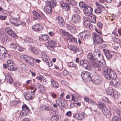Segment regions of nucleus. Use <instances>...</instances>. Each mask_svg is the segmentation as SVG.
I'll use <instances>...</instances> for the list:
<instances>
[{"instance_id": "42", "label": "nucleus", "mask_w": 121, "mask_h": 121, "mask_svg": "<svg viewBox=\"0 0 121 121\" xmlns=\"http://www.w3.org/2000/svg\"><path fill=\"white\" fill-rule=\"evenodd\" d=\"M17 45L15 43H12L10 44V47L13 50H15L17 47Z\"/></svg>"}, {"instance_id": "10", "label": "nucleus", "mask_w": 121, "mask_h": 121, "mask_svg": "<svg viewBox=\"0 0 121 121\" xmlns=\"http://www.w3.org/2000/svg\"><path fill=\"white\" fill-rule=\"evenodd\" d=\"M24 95L25 99L28 100H30L34 97V94L32 92H27L25 93Z\"/></svg>"}, {"instance_id": "15", "label": "nucleus", "mask_w": 121, "mask_h": 121, "mask_svg": "<svg viewBox=\"0 0 121 121\" xmlns=\"http://www.w3.org/2000/svg\"><path fill=\"white\" fill-rule=\"evenodd\" d=\"M5 32L9 36L13 38H15L16 35L14 33L11 28L9 27L6 28L5 29Z\"/></svg>"}, {"instance_id": "61", "label": "nucleus", "mask_w": 121, "mask_h": 121, "mask_svg": "<svg viewBox=\"0 0 121 121\" xmlns=\"http://www.w3.org/2000/svg\"><path fill=\"white\" fill-rule=\"evenodd\" d=\"M71 95V99L74 102L77 101V99L75 97L74 95Z\"/></svg>"}, {"instance_id": "43", "label": "nucleus", "mask_w": 121, "mask_h": 121, "mask_svg": "<svg viewBox=\"0 0 121 121\" xmlns=\"http://www.w3.org/2000/svg\"><path fill=\"white\" fill-rule=\"evenodd\" d=\"M42 57L44 61H47L48 60V57L45 53H44L42 54Z\"/></svg>"}, {"instance_id": "8", "label": "nucleus", "mask_w": 121, "mask_h": 121, "mask_svg": "<svg viewBox=\"0 0 121 121\" xmlns=\"http://www.w3.org/2000/svg\"><path fill=\"white\" fill-rule=\"evenodd\" d=\"M79 35L80 36V39H81L82 40L84 41L88 39L89 34L86 31L80 33Z\"/></svg>"}, {"instance_id": "25", "label": "nucleus", "mask_w": 121, "mask_h": 121, "mask_svg": "<svg viewBox=\"0 0 121 121\" xmlns=\"http://www.w3.org/2000/svg\"><path fill=\"white\" fill-rule=\"evenodd\" d=\"M56 21L61 26H63L64 24V20L61 17H57L56 18Z\"/></svg>"}, {"instance_id": "29", "label": "nucleus", "mask_w": 121, "mask_h": 121, "mask_svg": "<svg viewBox=\"0 0 121 121\" xmlns=\"http://www.w3.org/2000/svg\"><path fill=\"white\" fill-rule=\"evenodd\" d=\"M87 57L88 60L90 63H92L95 60V58L91 53H88L87 55Z\"/></svg>"}, {"instance_id": "19", "label": "nucleus", "mask_w": 121, "mask_h": 121, "mask_svg": "<svg viewBox=\"0 0 121 121\" xmlns=\"http://www.w3.org/2000/svg\"><path fill=\"white\" fill-rule=\"evenodd\" d=\"M10 22L15 26H18L20 24V22L17 18H11L10 20Z\"/></svg>"}, {"instance_id": "41", "label": "nucleus", "mask_w": 121, "mask_h": 121, "mask_svg": "<svg viewBox=\"0 0 121 121\" xmlns=\"http://www.w3.org/2000/svg\"><path fill=\"white\" fill-rule=\"evenodd\" d=\"M68 66L70 67H73L74 68L76 69H77L78 67L76 64L74 63L73 62H68Z\"/></svg>"}, {"instance_id": "55", "label": "nucleus", "mask_w": 121, "mask_h": 121, "mask_svg": "<svg viewBox=\"0 0 121 121\" xmlns=\"http://www.w3.org/2000/svg\"><path fill=\"white\" fill-rule=\"evenodd\" d=\"M40 17H41L40 19H44L46 18V16L45 15L42 13H41V14H40Z\"/></svg>"}, {"instance_id": "4", "label": "nucleus", "mask_w": 121, "mask_h": 121, "mask_svg": "<svg viewBox=\"0 0 121 121\" xmlns=\"http://www.w3.org/2000/svg\"><path fill=\"white\" fill-rule=\"evenodd\" d=\"M91 81L94 84L96 85H99L102 82V79L99 75H96L94 76V78L93 79H91Z\"/></svg>"}, {"instance_id": "14", "label": "nucleus", "mask_w": 121, "mask_h": 121, "mask_svg": "<svg viewBox=\"0 0 121 121\" xmlns=\"http://www.w3.org/2000/svg\"><path fill=\"white\" fill-rule=\"evenodd\" d=\"M104 108L102 110L103 113L106 118H109L111 115L110 110H108L106 107H104Z\"/></svg>"}, {"instance_id": "33", "label": "nucleus", "mask_w": 121, "mask_h": 121, "mask_svg": "<svg viewBox=\"0 0 121 121\" xmlns=\"http://www.w3.org/2000/svg\"><path fill=\"white\" fill-rule=\"evenodd\" d=\"M117 76L115 72L113 71L112 70H111V73H110V78L109 79V80L112 79L115 80L117 78Z\"/></svg>"}, {"instance_id": "18", "label": "nucleus", "mask_w": 121, "mask_h": 121, "mask_svg": "<svg viewBox=\"0 0 121 121\" xmlns=\"http://www.w3.org/2000/svg\"><path fill=\"white\" fill-rule=\"evenodd\" d=\"M83 25L86 29H92L93 28V25L91 24L87 20H85L83 22Z\"/></svg>"}, {"instance_id": "44", "label": "nucleus", "mask_w": 121, "mask_h": 121, "mask_svg": "<svg viewBox=\"0 0 121 121\" xmlns=\"http://www.w3.org/2000/svg\"><path fill=\"white\" fill-rule=\"evenodd\" d=\"M41 38L43 40L46 41L48 39L49 37L48 35H42L41 37Z\"/></svg>"}, {"instance_id": "62", "label": "nucleus", "mask_w": 121, "mask_h": 121, "mask_svg": "<svg viewBox=\"0 0 121 121\" xmlns=\"http://www.w3.org/2000/svg\"><path fill=\"white\" fill-rule=\"evenodd\" d=\"M7 16H6L0 15V19L2 20H5Z\"/></svg>"}, {"instance_id": "45", "label": "nucleus", "mask_w": 121, "mask_h": 121, "mask_svg": "<svg viewBox=\"0 0 121 121\" xmlns=\"http://www.w3.org/2000/svg\"><path fill=\"white\" fill-rule=\"evenodd\" d=\"M20 68L22 69V70L25 71L27 69V67L26 65L24 64H21L20 65Z\"/></svg>"}, {"instance_id": "49", "label": "nucleus", "mask_w": 121, "mask_h": 121, "mask_svg": "<svg viewBox=\"0 0 121 121\" xmlns=\"http://www.w3.org/2000/svg\"><path fill=\"white\" fill-rule=\"evenodd\" d=\"M6 80L9 83H11L13 82V80L12 79V78L11 76L10 77H8L7 78H5Z\"/></svg>"}, {"instance_id": "22", "label": "nucleus", "mask_w": 121, "mask_h": 121, "mask_svg": "<svg viewBox=\"0 0 121 121\" xmlns=\"http://www.w3.org/2000/svg\"><path fill=\"white\" fill-rule=\"evenodd\" d=\"M94 55L97 58H100L101 59H103V57L100 52L98 50H95L93 52Z\"/></svg>"}, {"instance_id": "17", "label": "nucleus", "mask_w": 121, "mask_h": 121, "mask_svg": "<svg viewBox=\"0 0 121 121\" xmlns=\"http://www.w3.org/2000/svg\"><path fill=\"white\" fill-rule=\"evenodd\" d=\"M95 4L97 6V8L95 11V12L97 14L101 13L103 6L99 4L98 2H96Z\"/></svg>"}, {"instance_id": "28", "label": "nucleus", "mask_w": 121, "mask_h": 121, "mask_svg": "<svg viewBox=\"0 0 121 121\" xmlns=\"http://www.w3.org/2000/svg\"><path fill=\"white\" fill-rule=\"evenodd\" d=\"M66 27L67 29L69 30L75 31L76 30L75 27L74 25L72 24H66Z\"/></svg>"}, {"instance_id": "12", "label": "nucleus", "mask_w": 121, "mask_h": 121, "mask_svg": "<svg viewBox=\"0 0 121 121\" xmlns=\"http://www.w3.org/2000/svg\"><path fill=\"white\" fill-rule=\"evenodd\" d=\"M80 20V16L77 14H74L72 16L71 20L72 22L74 23H77Z\"/></svg>"}, {"instance_id": "52", "label": "nucleus", "mask_w": 121, "mask_h": 121, "mask_svg": "<svg viewBox=\"0 0 121 121\" xmlns=\"http://www.w3.org/2000/svg\"><path fill=\"white\" fill-rule=\"evenodd\" d=\"M44 110L46 111H51L52 110V108L50 106H44Z\"/></svg>"}, {"instance_id": "27", "label": "nucleus", "mask_w": 121, "mask_h": 121, "mask_svg": "<svg viewBox=\"0 0 121 121\" xmlns=\"http://www.w3.org/2000/svg\"><path fill=\"white\" fill-rule=\"evenodd\" d=\"M32 13L33 15V19L34 20H36L37 18L40 19L41 18L39 16L40 14L36 11L33 10Z\"/></svg>"}, {"instance_id": "59", "label": "nucleus", "mask_w": 121, "mask_h": 121, "mask_svg": "<svg viewBox=\"0 0 121 121\" xmlns=\"http://www.w3.org/2000/svg\"><path fill=\"white\" fill-rule=\"evenodd\" d=\"M56 102L57 105L58 106L61 105L62 104V102L60 100L57 99L56 101Z\"/></svg>"}, {"instance_id": "48", "label": "nucleus", "mask_w": 121, "mask_h": 121, "mask_svg": "<svg viewBox=\"0 0 121 121\" xmlns=\"http://www.w3.org/2000/svg\"><path fill=\"white\" fill-rule=\"evenodd\" d=\"M59 119L57 116H55L52 117L51 119L52 121H57Z\"/></svg>"}, {"instance_id": "5", "label": "nucleus", "mask_w": 121, "mask_h": 121, "mask_svg": "<svg viewBox=\"0 0 121 121\" xmlns=\"http://www.w3.org/2000/svg\"><path fill=\"white\" fill-rule=\"evenodd\" d=\"M81 76L82 79L84 80L90 81L91 79L90 73L87 71H84L82 72L81 75Z\"/></svg>"}, {"instance_id": "40", "label": "nucleus", "mask_w": 121, "mask_h": 121, "mask_svg": "<svg viewBox=\"0 0 121 121\" xmlns=\"http://www.w3.org/2000/svg\"><path fill=\"white\" fill-rule=\"evenodd\" d=\"M39 91L42 93L44 92L45 89L44 86L42 84L40 85L39 86H38Z\"/></svg>"}, {"instance_id": "21", "label": "nucleus", "mask_w": 121, "mask_h": 121, "mask_svg": "<svg viewBox=\"0 0 121 121\" xmlns=\"http://www.w3.org/2000/svg\"><path fill=\"white\" fill-rule=\"evenodd\" d=\"M47 5L49 7H50L52 8L56 6V2L54 0H50L49 1H47L46 3Z\"/></svg>"}, {"instance_id": "36", "label": "nucleus", "mask_w": 121, "mask_h": 121, "mask_svg": "<svg viewBox=\"0 0 121 121\" xmlns=\"http://www.w3.org/2000/svg\"><path fill=\"white\" fill-rule=\"evenodd\" d=\"M68 3L69 5H76L77 4V2L75 0H65Z\"/></svg>"}, {"instance_id": "60", "label": "nucleus", "mask_w": 121, "mask_h": 121, "mask_svg": "<svg viewBox=\"0 0 121 121\" xmlns=\"http://www.w3.org/2000/svg\"><path fill=\"white\" fill-rule=\"evenodd\" d=\"M22 109L24 110H25V109H27L28 111L29 110V108L25 104H24L22 106Z\"/></svg>"}, {"instance_id": "51", "label": "nucleus", "mask_w": 121, "mask_h": 121, "mask_svg": "<svg viewBox=\"0 0 121 121\" xmlns=\"http://www.w3.org/2000/svg\"><path fill=\"white\" fill-rule=\"evenodd\" d=\"M32 52L35 54L37 55L39 54V50L38 49H36V48H34L33 49H32Z\"/></svg>"}, {"instance_id": "35", "label": "nucleus", "mask_w": 121, "mask_h": 121, "mask_svg": "<svg viewBox=\"0 0 121 121\" xmlns=\"http://www.w3.org/2000/svg\"><path fill=\"white\" fill-rule=\"evenodd\" d=\"M89 19L91 22L95 23L96 22L95 17L94 16L90 15L88 16Z\"/></svg>"}, {"instance_id": "58", "label": "nucleus", "mask_w": 121, "mask_h": 121, "mask_svg": "<svg viewBox=\"0 0 121 121\" xmlns=\"http://www.w3.org/2000/svg\"><path fill=\"white\" fill-rule=\"evenodd\" d=\"M97 25L99 28L101 29L103 26V24L102 23L100 22H97Z\"/></svg>"}, {"instance_id": "38", "label": "nucleus", "mask_w": 121, "mask_h": 121, "mask_svg": "<svg viewBox=\"0 0 121 121\" xmlns=\"http://www.w3.org/2000/svg\"><path fill=\"white\" fill-rule=\"evenodd\" d=\"M24 40L28 43H33L34 41V40L32 38L26 36L24 37Z\"/></svg>"}, {"instance_id": "3", "label": "nucleus", "mask_w": 121, "mask_h": 121, "mask_svg": "<svg viewBox=\"0 0 121 121\" xmlns=\"http://www.w3.org/2000/svg\"><path fill=\"white\" fill-rule=\"evenodd\" d=\"M80 65L88 70H91L92 69V67L89 65L88 61L82 59L80 61Z\"/></svg>"}, {"instance_id": "64", "label": "nucleus", "mask_w": 121, "mask_h": 121, "mask_svg": "<svg viewBox=\"0 0 121 121\" xmlns=\"http://www.w3.org/2000/svg\"><path fill=\"white\" fill-rule=\"evenodd\" d=\"M17 49L19 51H23L25 49L22 47H18L17 48Z\"/></svg>"}, {"instance_id": "11", "label": "nucleus", "mask_w": 121, "mask_h": 121, "mask_svg": "<svg viewBox=\"0 0 121 121\" xmlns=\"http://www.w3.org/2000/svg\"><path fill=\"white\" fill-rule=\"evenodd\" d=\"M91 63L92 64V66L94 67H95L96 68L97 66L100 67L102 68L104 67V65H105V64H106L104 61L103 62L99 61L97 64L94 61L92 63Z\"/></svg>"}, {"instance_id": "16", "label": "nucleus", "mask_w": 121, "mask_h": 121, "mask_svg": "<svg viewBox=\"0 0 121 121\" xmlns=\"http://www.w3.org/2000/svg\"><path fill=\"white\" fill-rule=\"evenodd\" d=\"M60 4L61 7L65 8L66 11H68L70 10L71 7L67 3H65L63 1H61L60 2Z\"/></svg>"}, {"instance_id": "39", "label": "nucleus", "mask_w": 121, "mask_h": 121, "mask_svg": "<svg viewBox=\"0 0 121 121\" xmlns=\"http://www.w3.org/2000/svg\"><path fill=\"white\" fill-rule=\"evenodd\" d=\"M106 93L108 95H112L114 93L113 89L111 87L108 88L106 91Z\"/></svg>"}, {"instance_id": "23", "label": "nucleus", "mask_w": 121, "mask_h": 121, "mask_svg": "<svg viewBox=\"0 0 121 121\" xmlns=\"http://www.w3.org/2000/svg\"><path fill=\"white\" fill-rule=\"evenodd\" d=\"M52 8L50 7H49L47 5L44 8V11L47 14H51L52 13Z\"/></svg>"}, {"instance_id": "20", "label": "nucleus", "mask_w": 121, "mask_h": 121, "mask_svg": "<svg viewBox=\"0 0 121 121\" xmlns=\"http://www.w3.org/2000/svg\"><path fill=\"white\" fill-rule=\"evenodd\" d=\"M43 27L41 25L39 24H37L33 26L32 27V29L33 30L36 31H38L41 30Z\"/></svg>"}, {"instance_id": "47", "label": "nucleus", "mask_w": 121, "mask_h": 121, "mask_svg": "<svg viewBox=\"0 0 121 121\" xmlns=\"http://www.w3.org/2000/svg\"><path fill=\"white\" fill-rule=\"evenodd\" d=\"M79 5L80 7L84 8L87 6L86 5L85 3L82 1L81 2L79 3Z\"/></svg>"}, {"instance_id": "53", "label": "nucleus", "mask_w": 121, "mask_h": 121, "mask_svg": "<svg viewBox=\"0 0 121 121\" xmlns=\"http://www.w3.org/2000/svg\"><path fill=\"white\" fill-rule=\"evenodd\" d=\"M11 104L12 105H16L19 103L18 101L14 100L11 102Z\"/></svg>"}, {"instance_id": "34", "label": "nucleus", "mask_w": 121, "mask_h": 121, "mask_svg": "<svg viewBox=\"0 0 121 121\" xmlns=\"http://www.w3.org/2000/svg\"><path fill=\"white\" fill-rule=\"evenodd\" d=\"M68 40L69 41V43H76L77 42V39L74 37L72 36L70 37H69Z\"/></svg>"}, {"instance_id": "24", "label": "nucleus", "mask_w": 121, "mask_h": 121, "mask_svg": "<svg viewBox=\"0 0 121 121\" xmlns=\"http://www.w3.org/2000/svg\"><path fill=\"white\" fill-rule=\"evenodd\" d=\"M9 70L13 71L16 70V68L15 66L13 61L11 64L7 66Z\"/></svg>"}, {"instance_id": "54", "label": "nucleus", "mask_w": 121, "mask_h": 121, "mask_svg": "<svg viewBox=\"0 0 121 121\" xmlns=\"http://www.w3.org/2000/svg\"><path fill=\"white\" fill-rule=\"evenodd\" d=\"M73 11L76 13H79L80 11L79 9L77 7H74L73 9Z\"/></svg>"}, {"instance_id": "56", "label": "nucleus", "mask_w": 121, "mask_h": 121, "mask_svg": "<svg viewBox=\"0 0 121 121\" xmlns=\"http://www.w3.org/2000/svg\"><path fill=\"white\" fill-rule=\"evenodd\" d=\"M114 81V82L113 86L117 87L120 86V84L119 82L115 81Z\"/></svg>"}, {"instance_id": "7", "label": "nucleus", "mask_w": 121, "mask_h": 121, "mask_svg": "<svg viewBox=\"0 0 121 121\" xmlns=\"http://www.w3.org/2000/svg\"><path fill=\"white\" fill-rule=\"evenodd\" d=\"M85 114L84 112H82L80 114L74 113L73 115V117L76 119L82 120L84 118Z\"/></svg>"}, {"instance_id": "50", "label": "nucleus", "mask_w": 121, "mask_h": 121, "mask_svg": "<svg viewBox=\"0 0 121 121\" xmlns=\"http://www.w3.org/2000/svg\"><path fill=\"white\" fill-rule=\"evenodd\" d=\"M97 106L99 108H102V110L104 109V107H106L105 106L104 104L103 103H99V104L97 105Z\"/></svg>"}, {"instance_id": "31", "label": "nucleus", "mask_w": 121, "mask_h": 121, "mask_svg": "<svg viewBox=\"0 0 121 121\" xmlns=\"http://www.w3.org/2000/svg\"><path fill=\"white\" fill-rule=\"evenodd\" d=\"M56 41L54 40H52L49 42L48 46L50 47L53 48L54 46H56Z\"/></svg>"}, {"instance_id": "9", "label": "nucleus", "mask_w": 121, "mask_h": 121, "mask_svg": "<svg viewBox=\"0 0 121 121\" xmlns=\"http://www.w3.org/2000/svg\"><path fill=\"white\" fill-rule=\"evenodd\" d=\"M93 11L92 9L90 6H87L83 9L84 13L87 16L90 15Z\"/></svg>"}, {"instance_id": "26", "label": "nucleus", "mask_w": 121, "mask_h": 121, "mask_svg": "<svg viewBox=\"0 0 121 121\" xmlns=\"http://www.w3.org/2000/svg\"><path fill=\"white\" fill-rule=\"evenodd\" d=\"M104 54L107 59L111 58H112V55L110 54L108 51L105 49H103Z\"/></svg>"}, {"instance_id": "37", "label": "nucleus", "mask_w": 121, "mask_h": 121, "mask_svg": "<svg viewBox=\"0 0 121 121\" xmlns=\"http://www.w3.org/2000/svg\"><path fill=\"white\" fill-rule=\"evenodd\" d=\"M60 32L62 34L65 36L70 37L72 36V35L69 34L68 32H66L65 30H61Z\"/></svg>"}, {"instance_id": "30", "label": "nucleus", "mask_w": 121, "mask_h": 121, "mask_svg": "<svg viewBox=\"0 0 121 121\" xmlns=\"http://www.w3.org/2000/svg\"><path fill=\"white\" fill-rule=\"evenodd\" d=\"M68 47L69 49L71 50L73 53H76L77 51H78L79 48L76 46H73L72 45L70 46L69 45L68 46Z\"/></svg>"}, {"instance_id": "63", "label": "nucleus", "mask_w": 121, "mask_h": 121, "mask_svg": "<svg viewBox=\"0 0 121 121\" xmlns=\"http://www.w3.org/2000/svg\"><path fill=\"white\" fill-rule=\"evenodd\" d=\"M4 39L3 35L1 34H0V40L2 41H3L4 40Z\"/></svg>"}, {"instance_id": "1", "label": "nucleus", "mask_w": 121, "mask_h": 121, "mask_svg": "<svg viewBox=\"0 0 121 121\" xmlns=\"http://www.w3.org/2000/svg\"><path fill=\"white\" fill-rule=\"evenodd\" d=\"M103 68H102L103 71V75L107 79L109 80L110 73H111V70L112 69L110 68L107 66L106 64Z\"/></svg>"}, {"instance_id": "6", "label": "nucleus", "mask_w": 121, "mask_h": 121, "mask_svg": "<svg viewBox=\"0 0 121 121\" xmlns=\"http://www.w3.org/2000/svg\"><path fill=\"white\" fill-rule=\"evenodd\" d=\"M93 40L96 42V44H100L103 42L104 40L103 39L95 33H93Z\"/></svg>"}, {"instance_id": "32", "label": "nucleus", "mask_w": 121, "mask_h": 121, "mask_svg": "<svg viewBox=\"0 0 121 121\" xmlns=\"http://www.w3.org/2000/svg\"><path fill=\"white\" fill-rule=\"evenodd\" d=\"M51 84L52 86V87L56 88H57L58 87L59 85L58 83L57 82L52 79H51Z\"/></svg>"}, {"instance_id": "57", "label": "nucleus", "mask_w": 121, "mask_h": 121, "mask_svg": "<svg viewBox=\"0 0 121 121\" xmlns=\"http://www.w3.org/2000/svg\"><path fill=\"white\" fill-rule=\"evenodd\" d=\"M114 41V42L118 43H119L121 42V40L118 38H115Z\"/></svg>"}, {"instance_id": "46", "label": "nucleus", "mask_w": 121, "mask_h": 121, "mask_svg": "<svg viewBox=\"0 0 121 121\" xmlns=\"http://www.w3.org/2000/svg\"><path fill=\"white\" fill-rule=\"evenodd\" d=\"M112 121H121V118L115 116L113 117Z\"/></svg>"}, {"instance_id": "13", "label": "nucleus", "mask_w": 121, "mask_h": 121, "mask_svg": "<svg viewBox=\"0 0 121 121\" xmlns=\"http://www.w3.org/2000/svg\"><path fill=\"white\" fill-rule=\"evenodd\" d=\"M7 52L6 48L3 46H0V58L3 59L4 58Z\"/></svg>"}, {"instance_id": "2", "label": "nucleus", "mask_w": 121, "mask_h": 121, "mask_svg": "<svg viewBox=\"0 0 121 121\" xmlns=\"http://www.w3.org/2000/svg\"><path fill=\"white\" fill-rule=\"evenodd\" d=\"M20 58L21 59L25 60L26 63H29L31 66H33L35 65L34 59L31 57L26 55H22L20 56Z\"/></svg>"}]
</instances>
